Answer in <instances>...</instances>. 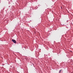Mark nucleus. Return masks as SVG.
Masks as SVG:
<instances>
[{
	"instance_id": "f257e3e1",
	"label": "nucleus",
	"mask_w": 73,
	"mask_h": 73,
	"mask_svg": "<svg viewBox=\"0 0 73 73\" xmlns=\"http://www.w3.org/2000/svg\"><path fill=\"white\" fill-rule=\"evenodd\" d=\"M12 40L14 43H15V44H16V40L14 39H12Z\"/></svg>"
},
{
	"instance_id": "f03ea898",
	"label": "nucleus",
	"mask_w": 73,
	"mask_h": 73,
	"mask_svg": "<svg viewBox=\"0 0 73 73\" xmlns=\"http://www.w3.org/2000/svg\"><path fill=\"white\" fill-rule=\"evenodd\" d=\"M61 70H60V71H59V73H60L61 72Z\"/></svg>"
}]
</instances>
